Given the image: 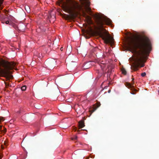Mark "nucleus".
Returning a JSON list of instances; mask_svg holds the SVG:
<instances>
[{
    "mask_svg": "<svg viewBox=\"0 0 159 159\" xmlns=\"http://www.w3.org/2000/svg\"><path fill=\"white\" fill-rule=\"evenodd\" d=\"M87 64L88 63H87L86 64H84V66H83V69L84 70V69H87L88 68H89L88 67H87Z\"/></svg>",
    "mask_w": 159,
    "mask_h": 159,
    "instance_id": "obj_12",
    "label": "nucleus"
},
{
    "mask_svg": "<svg viewBox=\"0 0 159 159\" xmlns=\"http://www.w3.org/2000/svg\"><path fill=\"white\" fill-rule=\"evenodd\" d=\"M78 137L77 136H74V137L72 138V140H76L77 139Z\"/></svg>",
    "mask_w": 159,
    "mask_h": 159,
    "instance_id": "obj_16",
    "label": "nucleus"
},
{
    "mask_svg": "<svg viewBox=\"0 0 159 159\" xmlns=\"http://www.w3.org/2000/svg\"><path fill=\"white\" fill-rule=\"evenodd\" d=\"M63 48L61 47V51H63Z\"/></svg>",
    "mask_w": 159,
    "mask_h": 159,
    "instance_id": "obj_22",
    "label": "nucleus"
},
{
    "mask_svg": "<svg viewBox=\"0 0 159 159\" xmlns=\"http://www.w3.org/2000/svg\"><path fill=\"white\" fill-rule=\"evenodd\" d=\"M110 90H109V91H108V93H109V92H110Z\"/></svg>",
    "mask_w": 159,
    "mask_h": 159,
    "instance_id": "obj_29",
    "label": "nucleus"
},
{
    "mask_svg": "<svg viewBox=\"0 0 159 159\" xmlns=\"http://www.w3.org/2000/svg\"><path fill=\"white\" fill-rule=\"evenodd\" d=\"M128 48L134 55V62L131 69L134 71L139 66H144L146 59V55L148 54L151 50L152 44L149 38L145 35L132 39L128 43Z\"/></svg>",
    "mask_w": 159,
    "mask_h": 159,
    "instance_id": "obj_1",
    "label": "nucleus"
},
{
    "mask_svg": "<svg viewBox=\"0 0 159 159\" xmlns=\"http://www.w3.org/2000/svg\"><path fill=\"white\" fill-rule=\"evenodd\" d=\"M95 22L96 25V28L98 30L101 31L104 30L103 25H110L111 24V21L106 16H102L96 14L94 15Z\"/></svg>",
    "mask_w": 159,
    "mask_h": 159,
    "instance_id": "obj_3",
    "label": "nucleus"
},
{
    "mask_svg": "<svg viewBox=\"0 0 159 159\" xmlns=\"http://www.w3.org/2000/svg\"><path fill=\"white\" fill-rule=\"evenodd\" d=\"M131 93L133 94H135V93L133 91L131 92Z\"/></svg>",
    "mask_w": 159,
    "mask_h": 159,
    "instance_id": "obj_23",
    "label": "nucleus"
},
{
    "mask_svg": "<svg viewBox=\"0 0 159 159\" xmlns=\"http://www.w3.org/2000/svg\"><path fill=\"white\" fill-rule=\"evenodd\" d=\"M67 2L68 4L65 6V9L73 16L77 13L76 10L80 11L82 9L78 3L74 0H67Z\"/></svg>",
    "mask_w": 159,
    "mask_h": 159,
    "instance_id": "obj_4",
    "label": "nucleus"
},
{
    "mask_svg": "<svg viewBox=\"0 0 159 159\" xmlns=\"http://www.w3.org/2000/svg\"><path fill=\"white\" fill-rule=\"evenodd\" d=\"M100 65L102 69H103L105 67V64H104L102 63Z\"/></svg>",
    "mask_w": 159,
    "mask_h": 159,
    "instance_id": "obj_17",
    "label": "nucleus"
},
{
    "mask_svg": "<svg viewBox=\"0 0 159 159\" xmlns=\"http://www.w3.org/2000/svg\"><path fill=\"white\" fill-rule=\"evenodd\" d=\"M5 23L7 24H8L9 23V21L7 20L6 21H3L2 22V23Z\"/></svg>",
    "mask_w": 159,
    "mask_h": 159,
    "instance_id": "obj_18",
    "label": "nucleus"
},
{
    "mask_svg": "<svg viewBox=\"0 0 159 159\" xmlns=\"http://www.w3.org/2000/svg\"><path fill=\"white\" fill-rule=\"evenodd\" d=\"M82 12L84 17H85L88 21H89L90 23H92L91 17L88 15L84 10H82Z\"/></svg>",
    "mask_w": 159,
    "mask_h": 159,
    "instance_id": "obj_8",
    "label": "nucleus"
},
{
    "mask_svg": "<svg viewBox=\"0 0 159 159\" xmlns=\"http://www.w3.org/2000/svg\"><path fill=\"white\" fill-rule=\"evenodd\" d=\"M134 78H132V81H133V80H134Z\"/></svg>",
    "mask_w": 159,
    "mask_h": 159,
    "instance_id": "obj_25",
    "label": "nucleus"
},
{
    "mask_svg": "<svg viewBox=\"0 0 159 159\" xmlns=\"http://www.w3.org/2000/svg\"><path fill=\"white\" fill-rule=\"evenodd\" d=\"M85 9L88 12L90 13L91 11V10L90 7H89V6H86L85 7Z\"/></svg>",
    "mask_w": 159,
    "mask_h": 159,
    "instance_id": "obj_10",
    "label": "nucleus"
},
{
    "mask_svg": "<svg viewBox=\"0 0 159 159\" xmlns=\"http://www.w3.org/2000/svg\"><path fill=\"white\" fill-rule=\"evenodd\" d=\"M100 35L104 41L105 43L109 44L111 45L113 44L114 40L113 37L111 36L109 34L100 33Z\"/></svg>",
    "mask_w": 159,
    "mask_h": 159,
    "instance_id": "obj_5",
    "label": "nucleus"
},
{
    "mask_svg": "<svg viewBox=\"0 0 159 159\" xmlns=\"http://www.w3.org/2000/svg\"><path fill=\"white\" fill-rule=\"evenodd\" d=\"M26 86L24 85L21 87V89L23 91H25L26 90Z\"/></svg>",
    "mask_w": 159,
    "mask_h": 159,
    "instance_id": "obj_13",
    "label": "nucleus"
},
{
    "mask_svg": "<svg viewBox=\"0 0 159 159\" xmlns=\"http://www.w3.org/2000/svg\"><path fill=\"white\" fill-rule=\"evenodd\" d=\"M79 130L78 131H80L79 129L84 127L85 126L84 121L83 120H81L79 122Z\"/></svg>",
    "mask_w": 159,
    "mask_h": 159,
    "instance_id": "obj_9",
    "label": "nucleus"
},
{
    "mask_svg": "<svg viewBox=\"0 0 159 159\" xmlns=\"http://www.w3.org/2000/svg\"><path fill=\"white\" fill-rule=\"evenodd\" d=\"M4 83L5 84V85H6V87H7L9 86L11 87V85H10L8 83H7V82H5Z\"/></svg>",
    "mask_w": 159,
    "mask_h": 159,
    "instance_id": "obj_14",
    "label": "nucleus"
},
{
    "mask_svg": "<svg viewBox=\"0 0 159 159\" xmlns=\"http://www.w3.org/2000/svg\"><path fill=\"white\" fill-rule=\"evenodd\" d=\"M2 128V126L0 125V129Z\"/></svg>",
    "mask_w": 159,
    "mask_h": 159,
    "instance_id": "obj_27",
    "label": "nucleus"
},
{
    "mask_svg": "<svg viewBox=\"0 0 159 159\" xmlns=\"http://www.w3.org/2000/svg\"><path fill=\"white\" fill-rule=\"evenodd\" d=\"M4 143L5 144V145H6V143H5V142H4Z\"/></svg>",
    "mask_w": 159,
    "mask_h": 159,
    "instance_id": "obj_28",
    "label": "nucleus"
},
{
    "mask_svg": "<svg viewBox=\"0 0 159 159\" xmlns=\"http://www.w3.org/2000/svg\"><path fill=\"white\" fill-rule=\"evenodd\" d=\"M146 75V73H145V72H143V73H142L141 74V76H142V77H144Z\"/></svg>",
    "mask_w": 159,
    "mask_h": 159,
    "instance_id": "obj_19",
    "label": "nucleus"
},
{
    "mask_svg": "<svg viewBox=\"0 0 159 159\" xmlns=\"http://www.w3.org/2000/svg\"><path fill=\"white\" fill-rule=\"evenodd\" d=\"M134 83V81H132L131 84L126 82L125 83V85L128 88L131 89V90L133 91H136V90L134 88V86L133 85Z\"/></svg>",
    "mask_w": 159,
    "mask_h": 159,
    "instance_id": "obj_7",
    "label": "nucleus"
},
{
    "mask_svg": "<svg viewBox=\"0 0 159 159\" xmlns=\"http://www.w3.org/2000/svg\"><path fill=\"white\" fill-rule=\"evenodd\" d=\"M76 128H75V131H76Z\"/></svg>",
    "mask_w": 159,
    "mask_h": 159,
    "instance_id": "obj_26",
    "label": "nucleus"
},
{
    "mask_svg": "<svg viewBox=\"0 0 159 159\" xmlns=\"http://www.w3.org/2000/svg\"><path fill=\"white\" fill-rule=\"evenodd\" d=\"M56 61L53 59H52L48 60L46 62V64L47 65V67H48L49 69H53L54 67L56 65Z\"/></svg>",
    "mask_w": 159,
    "mask_h": 159,
    "instance_id": "obj_6",
    "label": "nucleus"
},
{
    "mask_svg": "<svg viewBox=\"0 0 159 159\" xmlns=\"http://www.w3.org/2000/svg\"><path fill=\"white\" fill-rule=\"evenodd\" d=\"M121 71L123 74L125 75L126 74V71L123 68H122L121 69Z\"/></svg>",
    "mask_w": 159,
    "mask_h": 159,
    "instance_id": "obj_11",
    "label": "nucleus"
},
{
    "mask_svg": "<svg viewBox=\"0 0 159 159\" xmlns=\"http://www.w3.org/2000/svg\"><path fill=\"white\" fill-rule=\"evenodd\" d=\"M3 0H0V8L1 10L2 9V8H3V7H2L1 5L2 4V2H3Z\"/></svg>",
    "mask_w": 159,
    "mask_h": 159,
    "instance_id": "obj_15",
    "label": "nucleus"
},
{
    "mask_svg": "<svg viewBox=\"0 0 159 159\" xmlns=\"http://www.w3.org/2000/svg\"><path fill=\"white\" fill-rule=\"evenodd\" d=\"M16 65L14 62H9L3 59L0 60V77L6 78L8 80L12 79V72L11 70Z\"/></svg>",
    "mask_w": 159,
    "mask_h": 159,
    "instance_id": "obj_2",
    "label": "nucleus"
},
{
    "mask_svg": "<svg viewBox=\"0 0 159 159\" xmlns=\"http://www.w3.org/2000/svg\"><path fill=\"white\" fill-rule=\"evenodd\" d=\"M2 157V155H0V159H1Z\"/></svg>",
    "mask_w": 159,
    "mask_h": 159,
    "instance_id": "obj_21",
    "label": "nucleus"
},
{
    "mask_svg": "<svg viewBox=\"0 0 159 159\" xmlns=\"http://www.w3.org/2000/svg\"><path fill=\"white\" fill-rule=\"evenodd\" d=\"M96 109H92L91 110H90V112H91V113H93V112H94L95 110H96Z\"/></svg>",
    "mask_w": 159,
    "mask_h": 159,
    "instance_id": "obj_20",
    "label": "nucleus"
},
{
    "mask_svg": "<svg viewBox=\"0 0 159 159\" xmlns=\"http://www.w3.org/2000/svg\"><path fill=\"white\" fill-rule=\"evenodd\" d=\"M100 103H99V105H98V107H99L100 106Z\"/></svg>",
    "mask_w": 159,
    "mask_h": 159,
    "instance_id": "obj_24",
    "label": "nucleus"
}]
</instances>
